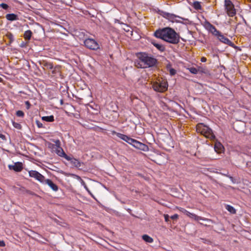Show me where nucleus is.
Here are the masks:
<instances>
[{"mask_svg": "<svg viewBox=\"0 0 251 251\" xmlns=\"http://www.w3.org/2000/svg\"><path fill=\"white\" fill-rule=\"evenodd\" d=\"M154 35L157 38H161L172 44H176L179 42V36L174 29L170 27L157 30L154 33Z\"/></svg>", "mask_w": 251, "mask_h": 251, "instance_id": "nucleus-1", "label": "nucleus"}, {"mask_svg": "<svg viewBox=\"0 0 251 251\" xmlns=\"http://www.w3.org/2000/svg\"><path fill=\"white\" fill-rule=\"evenodd\" d=\"M80 179L81 184L89 192V193L94 198L93 193L97 196L102 195L104 187L100 183L93 180H89L86 183L83 180L77 176Z\"/></svg>", "mask_w": 251, "mask_h": 251, "instance_id": "nucleus-2", "label": "nucleus"}, {"mask_svg": "<svg viewBox=\"0 0 251 251\" xmlns=\"http://www.w3.org/2000/svg\"><path fill=\"white\" fill-rule=\"evenodd\" d=\"M138 58L139 61L135 62V65L137 68H146L152 67L154 65L156 62V60L146 53H140Z\"/></svg>", "mask_w": 251, "mask_h": 251, "instance_id": "nucleus-3", "label": "nucleus"}, {"mask_svg": "<svg viewBox=\"0 0 251 251\" xmlns=\"http://www.w3.org/2000/svg\"><path fill=\"white\" fill-rule=\"evenodd\" d=\"M196 130L198 132L203 135L205 137L211 140L214 139L215 137L212 130L203 124H198L196 126Z\"/></svg>", "mask_w": 251, "mask_h": 251, "instance_id": "nucleus-4", "label": "nucleus"}, {"mask_svg": "<svg viewBox=\"0 0 251 251\" xmlns=\"http://www.w3.org/2000/svg\"><path fill=\"white\" fill-rule=\"evenodd\" d=\"M226 9L227 14L230 17H233L236 14V11L234 6L230 0H225V1Z\"/></svg>", "mask_w": 251, "mask_h": 251, "instance_id": "nucleus-5", "label": "nucleus"}, {"mask_svg": "<svg viewBox=\"0 0 251 251\" xmlns=\"http://www.w3.org/2000/svg\"><path fill=\"white\" fill-rule=\"evenodd\" d=\"M152 87L155 91L159 92H163L167 90L168 84L166 81H162L161 83L155 82Z\"/></svg>", "mask_w": 251, "mask_h": 251, "instance_id": "nucleus-6", "label": "nucleus"}, {"mask_svg": "<svg viewBox=\"0 0 251 251\" xmlns=\"http://www.w3.org/2000/svg\"><path fill=\"white\" fill-rule=\"evenodd\" d=\"M85 46L88 49L91 50H97L100 47L98 43L92 39H87L84 41Z\"/></svg>", "mask_w": 251, "mask_h": 251, "instance_id": "nucleus-7", "label": "nucleus"}, {"mask_svg": "<svg viewBox=\"0 0 251 251\" xmlns=\"http://www.w3.org/2000/svg\"><path fill=\"white\" fill-rule=\"evenodd\" d=\"M28 173L30 177L34 178L41 183H43L44 182V180L45 179V177L39 172L36 171L31 170L29 171Z\"/></svg>", "mask_w": 251, "mask_h": 251, "instance_id": "nucleus-8", "label": "nucleus"}, {"mask_svg": "<svg viewBox=\"0 0 251 251\" xmlns=\"http://www.w3.org/2000/svg\"><path fill=\"white\" fill-rule=\"evenodd\" d=\"M184 212H185V214L186 215H187L188 217H190V218H191L192 219H194V220H195L196 221H200V220H202L206 223L209 222L208 219L203 218L201 217L196 215L195 214L190 213L189 211H184Z\"/></svg>", "mask_w": 251, "mask_h": 251, "instance_id": "nucleus-9", "label": "nucleus"}, {"mask_svg": "<svg viewBox=\"0 0 251 251\" xmlns=\"http://www.w3.org/2000/svg\"><path fill=\"white\" fill-rule=\"evenodd\" d=\"M205 28L215 36H218L219 32L217 30L215 27L208 22L205 24Z\"/></svg>", "mask_w": 251, "mask_h": 251, "instance_id": "nucleus-10", "label": "nucleus"}, {"mask_svg": "<svg viewBox=\"0 0 251 251\" xmlns=\"http://www.w3.org/2000/svg\"><path fill=\"white\" fill-rule=\"evenodd\" d=\"M130 141V142L129 144H132L134 147H135L136 148L141 149V150H144L145 148L146 147L145 145L133 139H132L131 140H129Z\"/></svg>", "mask_w": 251, "mask_h": 251, "instance_id": "nucleus-11", "label": "nucleus"}, {"mask_svg": "<svg viewBox=\"0 0 251 251\" xmlns=\"http://www.w3.org/2000/svg\"><path fill=\"white\" fill-rule=\"evenodd\" d=\"M164 17L172 22H177V19H181L179 16L176 15L166 13L164 14Z\"/></svg>", "mask_w": 251, "mask_h": 251, "instance_id": "nucleus-12", "label": "nucleus"}, {"mask_svg": "<svg viewBox=\"0 0 251 251\" xmlns=\"http://www.w3.org/2000/svg\"><path fill=\"white\" fill-rule=\"evenodd\" d=\"M215 151L218 153H221L224 151V147L223 145L219 142L216 141L214 145Z\"/></svg>", "mask_w": 251, "mask_h": 251, "instance_id": "nucleus-13", "label": "nucleus"}, {"mask_svg": "<svg viewBox=\"0 0 251 251\" xmlns=\"http://www.w3.org/2000/svg\"><path fill=\"white\" fill-rule=\"evenodd\" d=\"M219 40L222 42L226 44L227 45L232 46L233 45L232 43L227 38L225 37L224 35L221 34L220 33L217 36Z\"/></svg>", "mask_w": 251, "mask_h": 251, "instance_id": "nucleus-14", "label": "nucleus"}, {"mask_svg": "<svg viewBox=\"0 0 251 251\" xmlns=\"http://www.w3.org/2000/svg\"><path fill=\"white\" fill-rule=\"evenodd\" d=\"M43 183H45L49 185L50 188L54 191H57L58 190L57 186L54 184L50 179H45Z\"/></svg>", "mask_w": 251, "mask_h": 251, "instance_id": "nucleus-15", "label": "nucleus"}, {"mask_svg": "<svg viewBox=\"0 0 251 251\" xmlns=\"http://www.w3.org/2000/svg\"><path fill=\"white\" fill-rule=\"evenodd\" d=\"M116 134H117L118 137H119V138H120L122 140L127 142L129 144L130 143H131L130 141H129V140H131V138L127 137V136L125 135H124V134H121V133H116Z\"/></svg>", "mask_w": 251, "mask_h": 251, "instance_id": "nucleus-16", "label": "nucleus"}, {"mask_svg": "<svg viewBox=\"0 0 251 251\" xmlns=\"http://www.w3.org/2000/svg\"><path fill=\"white\" fill-rule=\"evenodd\" d=\"M188 69H189V71L193 74H197L199 71L202 72L201 68H199L198 69H196L195 68L192 67V68H189Z\"/></svg>", "mask_w": 251, "mask_h": 251, "instance_id": "nucleus-17", "label": "nucleus"}, {"mask_svg": "<svg viewBox=\"0 0 251 251\" xmlns=\"http://www.w3.org/2000/svg\"><path fill=\"white\" fill-rule=\"evenodd\" d=\"M142 238L146 242L152 243L153 242V239L148 235H143Z\"/></svg>", "mask_w": 251, "mask_h": 251, "instance_id": "nucleus-18", "label": "nucleus"}, {"mask_svg": "<svg viewBox=\"0 0 251 251\" xmlns=\"http://www.w3.org/2000/svg\"><path fill=\"white\" fill-rule=\"evenodd\" d=\"M32 32L30 30L26 31L24 35L25 39L29 40L31 38Z\"/></svg>", "mask_w": 251, "mask_h": 251, "instance_id": "nucleus-19", "label": "nucleus"}, {"mask_svg": "<svg viewBox=\"0 0 251 251\" xmlns=\"http://www.w3.org/2000/svg\"><path fill=\"white\" fill-rule=\"evenodd\" d=\"M42 119L47 122H53L54 121V117L53 116H44L42 117Z\"/></svg>", "mask_w": 251, "mask_h": 251, "instance_id": "nucleus-20", "label": "nucleus"}, {"mask_svg": "<svg viewBox=\"0 0 251 251\" xmlns=\"http://www.w3.org/2000/svg\"><path fill=\"white\" fill-rule=\"evenodd\" d=\"M6 18L8 20L14 21L16 20V14H8L6 15Z\"/></svg>", "mask_w": 251, "mask_h": 251, "instance_id": "nucleus-21", "label": "nucleus"}, {"mask_svg": "<svg viewBox=\"0 0 251 251\" xmlns=\"http://www.w3.org/2000/svg\"><path fill=\"white\" fill-rule=\"evenodd\" d=\"M56 152L57 154L60 156H64V155H65V153L64 152L63 150L60 147L57 148Z\"/></svg>", "mask_w": 251, "mask_h": 251, "instance_id": "nucleus-22", "label": "nucleus"}, {"mask_svg": "<svg viewBox=\"0 0 251 251\" xmlns=\"http://www.w3.org/2000/svg\"><path fill=\"white\" fill-rule=\"evenodd\" d=\"M226 209L232 214H235L236 213V210L235 208L229 205H227L226 206Z\"/></svg>", "mask_w": 251, "mask_h": 251, "instance_id": "nucleus-23", "label": "nucleus"}, {"mask_svg": "<svg viewBox=\"0 0 251 251\" xmlns=\"http://www.w3.org/2000/svg\"><path fill=\"white\" fill-rule=\"evenodd\" d=\"M152 43L159 50L163 51L164 50V47L162 45L153 42H152Z\"/></svg>", "mask_w": 251, "mask_h": 251, "instance_id": "nucleus-24", "label": "nucleus"}, {"mask_svg": "<svg viewBox=\"0 0 251 251\" xmlns=\"http://www.w3.org/2000/svg\"><path fill=\"white\" fill-rule=\"evenodd\" d=\"M193 6L197 10L201 9V4L198 1H195L193 3Z\"/></svg>", "mask_w": 251, "mask_h": 251, "instance_id": "nucleus-25", "label": "nucleus"}, {"mask_svg": "<svg viewBox=\"0 0 251 251\" xmlns=\"http://www.w3.org/2000/svg\"><path fill=\"white\" fill-rule=\"evenodd\" d=\"M71 162L76 167H78L80 166V163L77 159L73 158L71 160Z\"/></svg>", "mask_w": 251, "mask_h": 251, "instance_id": "nucleus-26", "label": "nucleus"}, {"mask_svg": "<svg viewBox=\"0 0 251 251\" xmlns=\"http://www.w3.org/2000/svg\"><path fill=\"white\" fill-rule=\"evenodd\" d=\"M23 169V164L20 162H17V172L21 171Z\"/></svg>", "mask_w": 251, "mask_h": 251, "instance_id": "nucleus-27", "label": "nucleus"}, {"mask_svg": "<svg viewBox=\"0 0 251 251\" xmlns=\"http://www.w3.org/2000/svg\"><path fill=\"white\" fill-rule=\"evenodd\" d=\"M24 116V113L23 111L19 110L17 111V116L23 117Z\"/></svg>", "mask_w": 251, "mask_h": 251, "instance_id": "nucleus-28", "label": "nucleus"}, {"mask_svg": "<svg viewBox=\"0 0 251 251\" xmlns=\"http://www.w3.org/2000/svg\"><path fill=\"white\" fill-rule=\"evenodd\" d=\"M209 222L208 223H206L205 222H204L203 221H202V220H200V221H199L200 222V223L201 225H204V226H208L209 225L210 223H211V221L208 220Z\"/></svg>", "mask_w": 251, "mask_h": 251, "instance_id": "nucleus-29", "label": "nucleus"}, {"mask_svg": "<svg viewBox=\"0 0 251 251\" xmlns=\"http://www.w3.org/2000/svg\"><path fill=\"white\" fill-rule=\"evenodd\" d=\"M7 36H8L10 40V43H11L14 41V36L11 34H8Z\"/></svg>", "mask_w": 251, "mask_h": 251, "instance_id": "nucleus-30", "label": "nucleus"}, {"mask_svg": "<svg viewBox=\"0 0 251 251\" xmlns=\"http://www.w3.org/2000/svg\"><path fill=\"white\" fill-rule=\"evenodd\" d=\"M8 167L10 170H13L14 171H16V163H14V165H9L8 166Z\"/></svg>", "mask_w": 251, "mask_h": 251, "instance_id": "nucleus-31", "label": "nucleus"}, {"mask_svg": "<svg viewBox=\"0 0 251 251\" xmlns=\"http://www.w3.org/2000/svg\"><path fill=\"white\" fill-rule=\"evenodd\" d=\"M0 6L1 7L4 9H6L8 7V5L4 3L0 4Z\"/></svg>", "mask_w": 251, "mask_h": 251, "instance_id": "nucleus-32", "label": "nucleus"}, {"mask_svg": "<svg viewBox=\"0 0 251 251\" xmlns=\"http://www.w3.org/2000/svg\"><path fill=\"white\" fill-rule=\"evenodd\" d=\"M169 72H170V74L172 75H175L176 73V70L174 69H170L169 70Z\"/></svg>", "mask_w": 251, "mask_h": 251, "instance_id": "nucleus-33", "label": "nucleus"}, {"mask_svg": "<svg viewBox=\"0 0 251 251\" xmlns=\"http://www.w3.org/2000/svg\"><path fill=\"white\" fill-rule=\"evenodd\" d=\"M0 139H1L2 141H6V137L4 135L0 133Z\"/></svg>", "mask_w": 251, "mask_h": 251, "instance_id": "nucleus-34", "label": "nucleus"}, {"mask_svg": "<svg viewBox=\"0 0 251 251\" xmlns=\"http://www.w3.org/2000/svg\"><path fill=\"white\" fill-rule=\"evenodd\" d=\"M178 218V215L177 214H175L171 217V218L173 220H176Z\"/></svg>", "mask_w": 251, "mask_h": 251, "instance_id": "nucleus-35", "label": "nucleus"}, {"mask_svg": "<svg viewBox=\"0 0 251 251\" xmlns=\"http://www.w3.org/2000/svg\"><path fill=\"white\" fill-rule=\"evenodd\" d=\"M36 124L38 127L41 128L43 127V125L42 123H41L39 121H36Z\"/></svg>", "mask_w": 251, "mask_h": 251, "instance_id": "nucleus-36", "label": "nucleus"}, {"mask_svg": "<svg viewBox=\"0 0 251 251\" xmlns=\"http://www.w3.org/2000/svg\"><path fill=\"white\" fill-rule=\"evenodd\" d=\"M164 217L165 221L166 222H168L169 221V215H167V214H164Z\"/></svg>", "mask_w": 251, "mask_h": 251, "instance_id": "nucleus-37", "label": "nucleus"}, {"mask_svg": "<svg viewBox=\"0 0 251 251\" xmlns=\"http://www.w3.org/2000/svg\"><path fill=\"white\" fill-rule=\"evenodd\" d=\"M59 70H60V67H57H57H55L54 68V70L52 71V73H54V72H56V71H58V72H59Z\"/></svg>", "mask_w": 251, "mask_h": 251, "instance_id": "nucleus-38", "label": "nucleus"}, {"mask_svg": "<svg viewBox=\"0 0 251 251\" xmlns=\"http://www.w3.org/2000/svg\"><path fill=\"white\" fill-rule=\"evenodd\" d=\"M64 157L66 159H67L68 160H70L71 161L72 159H73V158H71L70 157H69L68 156H67L66 154H65V155H64Z\"/></svg>", "mask_w": 251, "mask_h": 251, "instance_id": "nucleus-39", "label": "nucleus"}, {"mask_svg": "<svg viewBox=\"0 0 251 251\" xmlns=\"http://www.w3.org/2000/svg\"><path fill=\"white\" fill-rule=\"evenodd\" d=\"M5 246V243L3 241L0 240V247H4Z\"/></svg>", "mask_w": 251, "mask_h": 251, "instance_id": "nucleus-40", "label": "nucleus"}, {"mask_svg": "<svg viewBox=\"0 0 251 251\" xmlns=\"http://www.w3.org/2000/svg\"><path fill=\"white\" fill-rule=\"evenodd\" d=\"M25 104L27 106V108L28 109L29 108V106H30L29 102L28 101H27L25 102Z\"/></svg>", "mask_w": 251, "mask_h": 251, "instance_id": "nucleus-41", "label": "nucleus"}, {"mask_svg": "<svg viewBox=\"0 0 251 251\" xmlns=\"http://www.w3.org/2000/svg\"><path fill=\"white\" fill-rule=\"evenodd\" d=\"M206 61V58L204 57H202L201 58V62H204Z\"/></svg>", "mask_w": 251, "mask_h": 251, "instance_id": "nucleus-42", "label": "nucleus"}, {"mask_svg": "<svg viewBox=\"0 0 251 251\" xmlns=\"http://www.w3.org/2000/svg\"><path fill=\"white\" fill-rule=\"evenodd\" d=\"M22 128V126L20 125L17 124V129H21Z\"/></svg>", "mask_w": 251, "mask_h": 251, "instance_id": "nucleus-43", "label": "nucleus"}, {"mask_svg": "<svg viewBox=\"0 0 251 251\" xmlns=\"http://www.w3.org/2000/svg\"><path fill=\"white\" fill-rule=\"evenodd\" d=\"M180 211H181L182 212H183L184 214H185V212L184 211H187L186 210L184 209H183V208H180L179 209Z\"/></svg>", "mask_w": 251, "mask_h": 251, "instance_id": "nucleus-44", "label": "nucleus"}, {"mask_svg": "<svg viewBox=\"0 0 251 251\" xmlns=\"http://www.w3.org/2000/svg\"><path fill=\"white\" fill-rule=\"evenodd\" d=\"M48 67L50 69H52L53 68V66L51 64H50L48 65Z\"/></svg>", "mask_w": 251, "mask_h": 251, "instance_id": "nucleus-45", "label": "nucleus"}, {"mask_svg": "<svg viewBox=\"0 0 251 251\" xmlns=\"http://www.w3.org/2000/svg\"><path fill=\"white\" fill-rule=\"evenodd\" d=\"M229 178H230V179L231 180V181L233 182H234V179H233V178L232 176H230Z\"/></svg>", "mask_w": 251, "mask_h": 251, "instance_id": "nucleus-46", "label": "nucleus"}, {"mask_svg": "<svg viewBox=\"0 0 251 251\" xmlns=\"http://www.w3.org/2000/svg\"><path fill=\"white\" fill-rule=\"evenodd\" d=\"M12 123L13 126L16 127V123L15 122H13Z\"/></svg>", "mask_w": 251, "mask_h": 251, "instance_id": "nucleus-47", "label": "nucleus"}, {"mask_svg": "<svg viewBox=\"0 0 251 251\" xmlns=\"http://www.w3.org/2000/svg\"><path fill=\"white\" fill-rule=\"evenodd\" d=\"M2 81V78L0 77V82Z\"/></svg>", "mask_w": 251, "mask_h": 251, "instance_id": "nucleus-48", "label": "nucleus"}, {"mask_svg": "<svg viewBox=\"0 0 251 251\" xmlns=\"http://www.w3.org/2000/svg\"><path fill=\"white\" fill-rule=\"evenodd\" d=\"M250 192H251V187H250Z\"/></svg>", "mask_w": 251, "mask_h": 251, "instance_id": "nucleus-49", "label": "nucleus"}, {"mask_svg": "<svg viewBox=\"0 0 251 251\" xmlns=\"http://www.w3.org/2000/svg\"><path fill=\"white\" fill-rule=\"evenodd\" d=\"M56 143H59V141H57L56 142Z\"/></svg>", "mask_w": 251, "mask_h": 251, "instance_id": "nucleus-50", "label": "nucleus"}]
</instances>
